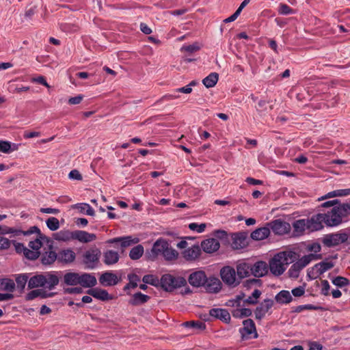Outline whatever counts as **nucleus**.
I'll list each match as a JSON object with an SVG mask.
<instances>
[{
  "label": "nucleus",
  "instance_id": "obj_1",
  "mask_svg": "<svg viewBox=\"0 0 350 350\" xmlns=\"http://www.w3.org/2000/svg\"><path fill=\"white\" fill-rule=\"evenodd\" d=\"M346 209L343 204L334 206L330 211L323 213L325 216L324 224L330 227L336 226L341 224L342 217L347 215Z\"/></svg>",
  "mask_w": 350,
  "mask_h": 350
},
{
  "label": "nucleus",
  "instance_id": "obj_2",
  "mask_svg": "<svg viewBox=\"0 0 350 350\" xmlns=\"http://www.w3.org/2000/svg\"><path fill=\"white\" fill-rule=\"evenodd\" d=\"M288 257L286 252H280L274 255L269 262V270L275 276L281 275L286 270L285 265H287Z\"/></svg>",
  "mask_w": 350,
  "mask_h": 350
},
{
  "label": "nucleus",
  "instance_id": "obj_3",
  "mask_svg": "<svg viewBox=\"0 0 350 350\" xmlns=\"http://www.w3.org/2000/svg\"><path fill=\"white\" fill-rule=\"evenodd\" d=\"M187 280L181 276H174L171 274H164L161 278V286L166 291H172L176 288L185 286Z\"/></svg>",
  "mask_w": 350,
  "mask_h": 350
},
{
  "label": "nucleus",
  "instance_id": "obj_4",
  "mask_svg": "<svg viewBox=\"0 0 350 350\" xmlns=\"http://www.w3.org/2000/svg\"><path fill=\"white\" fill-rule=\"evenodd\" d=\"M239 331L242 341L256 339L258 337L255 323L250 319L243 321V327L239 328Z\"/></svg>",
  "mask_w": 350,
  "mask_h": 350
},
{
  "label": "nucleus",
  "instance_id": "obj_5",
  "mask_svg": "<svg viewBox=\"0 0 350 350\" xmlns=\"http://www.w3.org/2000/svg\"><path fill=\"white\" fill-rule=\"evenodd\" d=\"M349 234L346 232L327 234L322 238V243L327 247H333L345 243L348 241Z\"/></svg>",
  "mask_w": 350,
  "mask_h": 350
},
{
  "label": "nucleus",
  "instance_id": "obj_6",
  "mask_svg": "<svg viewBox=\"0 0 350 350\" xmlns=\"http://www.w3.org/2000/svg\"><path fill=\"white\" fill-rule=\"evenodd\" d=\"M237 275L235 269L230 266H225L220 270L222 281L228 286L234 287L240 284V280Z\"/></svg>",
  "mask_w": 350,
  "mask_h": 350
},
{
  "label": "nucleus",
  "instance_id": "obj_7",
  "mask_svg": "<svg viewBox=\"0 0 350 350\" xmlns=\"http://www.w3.org/2000/svg\"><path fill=\"white\" fill-rule=\"evenodd\" d=\"M101 255L100 250L97 247H92L85 252L83 256V262L88 269H94Z\"/></svg>",
  "mask_w": 350,
  "mask_h": 350
},
{
  "label": "nucleus",
  "instance_id": "obj_8",
  "mask_svg": "<svg viewBox=\"0 0 350 350\" xmlns=\"http://www.w3.org/2000/svg\"><path fill=\"white\" fill-rule=\"evenodd\" d=\"M168 242L164 239H157L153 244L152 249L146 252L148 260H154L159 255L162 256L165 249L167 248Z\"/></svg>",
  "mask_w": 350,
  "mask_h": 350
},
{
  "label": "nucleus",
  "instance_id": "obj_9",
  "mask_svg": "<svg viewBox=\"0 0 350 350\" xmlns=\"http://www.w3.org/2000/svg\"><path fill=\"white\" fill-rule=\"evenodd\" d=\"M34 232H40V229L36 226H31L28 230H22L3 225H1V236L7 234H13L14 237H18L20 235L27 236L33 234Z\"/></svg>",
  "mask_w": 350,
  "mask_h": 350
},
{
  "label": "nucleus",
  "instance_id": "obj_10",
  "mask_svg": "<svg viewBox=\"0 0 350 350\" xmlns=\"http://www.w3.org/2000/svg\"><path fill=\"white\" fill-rule=\"evenodd\" d=\"M269 228L275 234L282 235L290 232L291 227L289 223L281 220L275 219L269 224Z\"/></svg>",
  "mask_w": 350,
  "mask_h": 350
},
{
  "label": "nucleus",
  "instance_id": "obj_11",
  "mask_svg": "<svg viewBox=\"0 0 350 350\" xmlns=\"http://www.w3.org/2000/svg\"><path fill=\"white\" fill-rule=\"evenodd\" d=\"M232 247L234 250H240L248 245L247 234L240 232L232 234Z\"/></svg>",
  "mask_w": 350,
  "mask_h": 350
},
{
  "label": "nucleus",
  "instance_id": "obj_12",
  "mask_svg": "<svg viewBox=\"0 0 350 350\" xmlns=\"http://www.w3.org/2000/svg\"><path fill=\"white\" fill-rule=\"evenodd\" d=\"M325 216L323 213H318L312 215L310 219H307L308 230L314 232L321 230L323 228Z\"/></svg>",
  "mask_w": 350,
  "mask_h": 350
},
{
  "label": "nucleus",
  "instance_id": "obj_13",
  "mask_svg": "<svg viewBox=\"0 0 350 350\" xmlns=\"http://www.w3.org/2000/svg\"><path fill=\"white\" fill-rule=\"evenodd\" d=\"M274 301L271 299H265L256 308L254 311L255 317L258 320H261L265 317V314L273 306Z\"/></svg>",
  "mask_w": 350,
  "mask_h": 350
},
{
  "label": "nucleus",
  "instance_id": "obj_14",
  "mask_svg": "<svg viewBox=\"0 0 350 350\" xmlns=\"http://www.w3.org/2000/svg\"><path fill=\"white\" fill-rule=\"evenodd\" d=\"M252 275L256 278H262L269 272L268 264L262 260H258L251 264Z\"/></svg>",
  "mask_w": 350,
  "mask_h": 350
},
{
  "label": "nucleus",
  "instance_id": "obj_15",
  "mask_svg": "<svg viewBox=\"0 0 350 350\" xmlns=\"http://www.w3.org/2000/svg\"><path fill=\"white\" fill-rule=\"evenodd\" d=\"M222 284L216 277H209L206 278V283L203 285L206 292L209 293H217L221 289Z\"/></svg>",
  "mask_w": 350,
  "mask_h": 350
},
{
  "label": "nucleus",
  "instance_id": "obj_16",
  "mask_svg": "<svg viewBox=\"0 0 350 350\" xmlns=\"http://www.w3.org/2000/svg\"><path fill=\"white\" fill-rule=\"evenodd\" d=\"M206 275L203 271H197L191 273L188 278L189 283L193 287L203 286L206 283Z\"/></svg>",
  "mask_w": 350,
  "mask_h": 350
},
{
  "label": "nucleus",
  "instance_id": "obj_17",
  "mask_svg": "<svg viewBox=\"0 0 350 350\" xmlns=\"http://www.w3.org/2000/svg\"><path fill=\"white\" fill-rule=\"evenodd\" d=\"M118 276L111 272H105L99 278V282L104 286H115L119 282Z\"/></svg>",
  "mask_w": 350,
  "mask_h": 350
},
{
  "label": "nucleus",
  "instance_id": "obj_18",
  "mask_svg": "<svg viewBox=\"0 0 350 350\" xmlns=\"http://www.w3.org/2000/svg\"><path fill=\"white\" fill-rule=\"evenodd\" d=\"M57 260L64 264L72 262L76 258L75 252L71 249L60 250L57 254Z\"/></svg>",
  "mask_w": 350,
  "mask_h": 350
},
{
  "label": "nucleus",
  "instance_id": "obj_19",
  "mask_svg": "<svg viewBox=\"0 0 350 350\" xmlns=\"http://www.w3.org/2000/svg\"><path fill=\"white\" fill-rule=\"evenodd\" d=\"M87 293L93 297L103 301L111 300L113 299V297L109 295L106 290L98 288L89 289L87 291Z\"/></svg>",
  "mask_w": 350,
  "mask_h": 350
},
{
  "label": "nucleus",
  "instance_id": "obj_20",
  "mask_svg": "<svg viewBox=\"0 0 350 350\" xmlns=\"http://www.w3.org/2000/svg\"><path fill=\"white\" fill-rule=\"evenodd\" d=\"M57 258V254L53 250L52 245H49V250L41 254L40 260L44 265H51Z\"/></svg>",
  "mask_w": 350,
  "mask_h": 350
},
{
  "label": "nucleus",
  "instance_id": "obj_21",
  "mask_svg": "<svg viewBox=\"0 0 350 350\" xmlns=\"http://www.w3.org/2000/svg\"><path fill=\"white\" fill-rule=\"evenodd\" d=\"M209 315L227 323L230 321V314L226 309L212 308L209 310Z\"/></svg>",
  "mask_w": 350,
  "mask_h": 350
},
{
  "label": "nucleus",
  "instance_id": "obj_22",
  "mask_svg": "<svg viewBox=\"0 0 350 350\" xmlns=\"http://www.w3.org/2000/svg\"><path fill=\"white\" fill-rule=\"evenodd\" d=\"M219 243L216 239H208L203 241L201 243V247L206 253H213L219 248Z\"/></svg>",
  "mask_w": 350,
  "mask_h": 350
},
{
  "label": "nucleus",
  "instance_id": "obj_23",
  "mask_svg": "<svg viewBox=\"0 0 350 350\" xmlns=\"http://www.w3.org/2000/svg\"><path fill=\"white\" fill-rule=\"evenodd\" d=\"M251 264L246 262H241L237 265V276L241 280V279L249 277L252 275Z\"/></svg>",
  "mask_w": 350,
  "mask_h": 350
},
{
  "label": "nucleus",
  "instance_id": "obj_24",
  "mask_svg": "<svg viewBox=\"0 0 350 350\" xmlns=\"http://www.w3.org/2000/svg\"><path fill=\"white\" fill-rule=\"evenodd\" d=\"M201 254V249L199 245H194L183 252V256L185 259L189 261L195 260L198 258Z\"/></svg>",
  "mask_w": 350,
  "mask_h": 350
},
{
  "label": "nucleus",
  "instance_id": "obj_25",
  "mask_svg": "<svg viewBox=\"0 0 350 350\" xmlns=\"http://www.w3.org/2000/svg\"><path fill=\"white\" fill-rule=\"evenodd\" d=\"M96 238L95 234L89 233L83 230L74 231V239L78 240L82 243H89L93 241Z\"/></svg>",
  "mask_w": 350,
  "mask_h": 350
},
{
  "label": "nucleus",
  "instance_id": "obj_26",
  "mask_svg": "<svg viewBox=\"0 0 350 350\" xmlns=\"http://www.w3.org/2000/svg\"><path fill=\"white\" fill-rule=\"evenodd\" d=\"M120 255L118 252L109 250L103 253V262L106 265H112L118 262Z\"/></svg>",
  "mask_w": 350,
  "mask_h": 350
},
{
  "label": "nucleus",
  "instance_id": "obj_27",
  "mask_svg": "<svg viewBox=\"0 0 350 350\" xmlns=\"http://www.w3.org/2000/svg\"><path fill=\"white\" fill-rule=\"evenodd\" d=\"M80 282L79 284L81 285L83 287L85 288H91L94 286L96 283L97 280L95 276L90 273H84L81 275H80Z\"/></svg>",
  "mask_w": 350,
  "mask_h": 350
},
{
  "label": "nucleus",
  "instance_id": "obj_28",
  "mask_svg": "<svg viewBox=\"0 0 350 350\" xmlns=\"http://www.w3.org/2000/svg\"><path fill=\"white\" fill-rule=\"evenodd\" d=\"M44 277L46 278L44 287L49 290H53L59 284V276L55 272L45 273Z\"/></svg>",
  "mask_w": 350,
  "mask_h": 350
},
{
  "label": "nucleus",
  "instance_id": "obj_29",
  "mask_svg": "<svg viewBox=\"0 0 350 350\" xmlns=\"http://www.w3.org/2000/svg\"><path fill=\"white\" fill-rule=\"evenodd\" d=\"M46 278L44 274H37L31 277L28 281V288H34L45 286Z\"/></svg>",
  "mask_w": 350,
  "mask_h": 350
},
{
  "label": "nucleus",
  "instance_id": "obj_30",
  "mask_svg": "<svg viewBox=\"0 0 350 350\" xmlns=\"http://www.w3.org/2000/svg\"><path fill=\"white\" fill-rule=\"evenodd\" d=\"M270 228L268 227H262L256 229L251 233V238L255 241H261L269 237Z\"/></svg>",
  "mask_w": 350,
  "mask_h": 350
},
{
  "label": "nucleus",
  "instance_id": "obj_31",
  "mask_svg": "<svg viewBox=\"0 0 350 350\" xmlns=\"http://www.w3.org/2000/svg\"><path fill=\"white\" fill-rule=\"evenodd\" d=\"M308 221L306 219H300L295 221L293 223L295 234L297 236L303 234L304 232L308 230Z\"/></svg>",
  "mask_w": 350,
  "mask_h": 350
},
{
  "label": "nucleus",
  "instance_id": "obj_32",
  "mask_svg": "<svg viewBox=\"0 0 350 350\" xmlns=\"http://www.w3.org/2000/svg\"><path fill=\"white\" fill-rule=\"evenodd\" d=\"M334 267V263L332 261H322L319 263L316 264L313 270L316 271L317 275L314 278L318 277L319 275L323 274L325 271L332 269Z\"/></svg>",
  "mask_w": 350,
  "mask_h": 350
},
{
  "label": "nucleus",
  "instance_id": "obj_33",
  "mask_svg": "<svg viewBox=\"0 0 350 350\" xmlns=\"http://www.w3.org/2000/svg\"><path fill=\"white\" fill-rule=\"evenodd\" d=\"M275 300L280 304H287L293 301V297L288 291L282 290L275 296Z\"/></svg>",
  "mask_w": 350,
  "mask_h": 350
},
{
  "label": "nucleus",
  "instance_id": "obj_34",
  "mask_svg": "<svg viewBox=\"0 0 350 350\" xmlns=\"http://www.w3.org/2000/svg\"><path fill=\"white\" fill-rule=\"evenodd\" d=\"M149 299V296L144 295L141 292H137L132 296V298L129 300V303L132 306H138L147 302Z\"/></svg>",
  "mask_w": 350,
  "mask_h": 350
},
{
  "label": "nucleus",
  "instance_id": "obj_35",
  "mask_svg": "<svg viewBox=\"0 0 350 350\" xmlns=\"http://www.w3.org/2000/svg\"><path fill=\"white\" fill-rule=\"evenodd\" d=\"M80 274L75 272H69L64 275V281L65 284L70 286H75L79 284Z\"/></svg>",
  "mask_w": 350,
  "mask_h": 350
},
{
  "label": "nucleus",
  "instance_id": "obj_36",
  "mask_svg": "<svg viewBox=\"0 0 350 350\" xmlns=\"http://www.w3.org/2000/svg\"><path fill=\"white\" fill-rule=\"evenodd\" d=\"M53 238L59 241H68L74 239V231L70 232L68 230H61L53 234Z\"/></svg>",
  "mask_w": 350,
  "mask_h": 350
},
{
  "label": "nucleus",
  "instance_id": "obj_37",
  "mask_svg": "<svg viewBox=\"0 0 350 350\" xmlns=\"http://www.w3.org/2000/svg\"><path fill=\"white\" fill-rule=\"evenodd\" d=\"M219 75L216 72H211L202 80V83L207 88L214 87L217 83Z\"/></svg>",
  "mask_w": 350,
  "mask_h": 350
},
{
  "label": "nucleus",
  "instance_id": "obj_38",
  "mask_svg": "<svg viewBox=\"0 0 350 350\" xmlns=\"http://www.w3.org/2000/svg\"><path fill=\"white\" fill-rule=\"evenodd\" d=\"M320 258H321V254H310L304 256L303 257L299 258L297 260V262L301 265V267L304 268L312 260H318Z\"/></svg>",
  "mask_w": 350,
  "mask_h": 350
},
{
  "label": "nucleus",
  "instance_id": "obj_39",
  "mask_svg": "<svg viewBox=\"0 0 350 350\" xmlns=\"http://www.w3.org/2000/svg\"><path fill=\"white\" fill-rule=\"evenodd\" d=\"M15 288L14 282L9 278L0 279V290L13 292Z\"/></svg>",
  "mask_w": 350,
  "mask_h": 350
},
{
  "label": "nucleus",
  "instance_id": "obj_40",
  "mask_svg": "<svg viewBox=\"0 0 350 350\" xmlns=\"http://www.w3.org/2000/svg\"><path fill=\"white\" fill-rule=\"evenodd\" d=\"M144 252V247L142 245H137L131 250L129 257L132 260H138L142 256Z\"/></svg>",
  "mask_w": 350,
  "mask_h": 350
},
{
  "label": "nucleus",
  "instance_id": "obj_41",
  "mask_svg": "<svg viewBox=\"0 0 350 350\" xmlns=\"http://www.w3.org/2000/svg\"><path fill=\"white\" fill-rule=\"evenodd\" d=\"M252 310L250 308H237L232 311V314L235 318L247 317L252 315Z\"/></svg>",
  "mask_w": 350,
  "mask_h": 350
},
{
  "label": "nucleus",
  "instance_id": "obj_42",
  "mask_svg": "<svg viewBox=\"0 0 350 350\" xmlns=\"http://www.w3.org/2000/svg\"><path fill=\"white\" fill-rule=\"evenodd\" d=\"M128 279L129 282L124 286V291L136 288L137 286V282L140 281V278L135 273L128 275Z\"/></svg>",
  "mask_w": 350,
  "mask_h": 350
},
{
  "label": "nucleus",
  "instance_id": "obj_43",
  "mask_svg": "<svg viewBox=\"0 0 350 350\" xmlns=\"http://www.w3.org/2000/svg\"><path fill=\"white\" fill-rule=\"evenodd\" d=\"M18 148V145L13 144V148H12V144L8 141H0V152L3 153H10L12 151L16 150Z\"/></svg>",
  "mask_w": 350,
  "mask_h": 350
},
{
  "label": "nucleus",
  "instance_id": "obj_44",
  "mask_svg": "<svg viewBox=\"0 0 350 350\" xmlns=\"http://www.w3.org/2000/svg\"><path fill=\"white\" fill-rule=\"evenodd\" d=\"M162 256L167 260H172L177 258L178 252L167 243V248L164 250Z\"/></svg>",
  "mask_w": 350,
  "mask_h": 350
},
{
  "label": "nucleus",
  "instance_id": "obj_45",
  "mask_svg": "<svg viewBox=\"0 0 350 350\" xmlns=\"http://www.w3.org/2000/svg\"><path fill=\"white\" fill-rule=\"evenodd\" d=\"M139 242L138 238H132L131 236L121 237L120 247L124 249L133 244L137 243Z\"/></svg>",
  "mask_w": 350,
  "mask_h": 350
},
{
  "label": "nucleus",
  "instance_id": "obj_46",
  "mask_svg": "<svg viewBox=\"0 0 350 350\" xmlns=\"http://www.w3.org/2000/svg\"><path fill=\"white\" fill-rule=\"evenodd\" d=\"M15 280L17 288L21 291H23L28 281V275L27 274H18L16 275Z\"/></svg>",
  "mask_w": 350,
  "mask_h": 350
},
{
  "label": "nucleus",
  "instance_id": "obj_47",
  "mask_svg": "<svg viewBox=\"0 0 350 350\" xmlns=\"http://www.w3.org/2000/svg\"><path fill=\"white\" fill-rule=\"evenodd\" d=\"M261 295V291L258 289H255L252 295L244 300V303L247 304L254 305L258 303V299Z\"/></svg>",
  "mask_w": 350,
  "mask_h": 350
},
{
  "label": "nucleus",
  "instance_id": "obj_48",
  "mask_svg": "<svg viewBox=\"0 0 350 350\" xmlns=\"http://www.w3.org/2000/svg\"><path fill=\"white\" fill-rule=\"evenodd\" d=\"M244 297V293L237 295L234 299L228 300L225 305L228 307H237L238 308L241 306V301L243 299Z\"/></svg>",
  "mask_w": 350,
  "mask_h": 350
},
{
  "label": "nucleus",
  "instance_id": "obj_49",
  "mask_svg": "<svg viewBox=\"0 0 350 350\" xmlns=\"http://www.w3.org/2000/svg\"><path fill=\"white\" fill-rule=\"evenodd\" d=\"M76 207L83 213L88 215H94V209L87 203H79L76 204Z\"/></svg>",
  "mask_w": 350,
  "mask_h": 350
},
{
  "label": "nucleus",
  "instance_id": "obj_50",
  "mask_svg": "<svg viewBox=\"0 0 350 350\" xmlns=\"http://www.w3.org/2000/svg\"><path fill=\"white\" fill-rule=\"evenodd\" d=\"M47 228L51 231H55L59 228V221L58 219L54 217H49L46 221Z\"/></svg>",
  "mask_w": 350,
  "mask_h": 350
},
{
  "label": "nucleus",
  "instance_id": "obj_51",
  "mask_svg": "<svg viewBox=\"0 0 350 350\" xmlns=\"http://www.w3.org/2000/svg\"><path fill=\"white\" fill-rule=\"evenodd\" d=\"M322 308L321 306H314L312 304H306V305H300L298 306H296L293 309V312H301L304 310H321Z\"/></svg>",
  "mask_w": 350,
  "mask_h": 350
},
{
  "label": "nucleus",
  "instance_id": "obj_52",
  "mask_svg": "<svg viewBox=\"0 0 350 350\" xmlns=\"http://www.w3.org/2000/svg\"><path fill=\"white\" fill-rule=\"evenodd\" d=\"M332 283L335 286L342 288L349 284V280L342 276H337L332 280Z\"/></svg>",
  "mask_w": 350,
  "mask_h": 350
},
{
  "label": "nucleus",
  "instance_id": "obj_53",
  "mask_svg": "<svg viewBox=\"0 0 350 350\" xmlns=\"http://www.w3.org/2000/svg\"><path fill=\"white\" fill-rule=\"evenodd\" d=\"M39 235V237H37L35 240L33 241H29L28 245L29 247L33 250H36V251H39V250L41 248L42 245V243L40 240V239L42 238V234L40 232H37Z\"/></svg>",
  "mask_w": 350,
  "mask_h": 350
},
{
  "label": "nucleus",
  "instance_id": "obj_54",
  "mask_svg": "<svg viewBox=\"0 0 350 350\" xmlns=\"http://www.w3.org/2000/svg\"><path fill=\"white\" fill-rule=\"evenodd\" d=\"M184 325L187 327H193L200 330H203L206 328L205 323L200 321H187L184 323Z\"/></svg>",
  "mask_w": 350,
  "mask_h": 350
},
{
  "label": "nucleus",
  "instance_id": "obj_55",
  "mask_svg": "<svg viewBox=\"0 0 350 350\" xmlns=\"http://www.w3.org/2000/svg\"><path fill=\"white\" fill-rule=\"evenodd\" d=\"M206 224L204 223L198 224L197 223H191L189 224V228L191 230L196 231L198 233L203 232L205 230Z\"/></svg>",
  "mask_w": 350,
  "mask_h": 350
},
{
  "label": "nucleus",
  "instance_id": "obj_56",
  "mask_svg": "<svg viewBox=\"0 0 350 350\" xmlns=\"http://www.w3.org/2000/svg\"><path fill=\"white\" fill-rule=\"evenodd\" d=\"M304 268L301 267V265L297 261L292 265L289 269L291 276L297 277L299 271Z\"/></svg>",
  "mask_w": 350,
  "mask_h": 350
},
{
  "label": "nucleus",
  "instance_id": "obj_57",
  "mask_svg": "<svg viewBox=\"0 0 350 350\" xmlns=\"http://www.w3.org/2000/svg\"><path fill=\"white\" fill-rule=\"evenodd\" d=\"M40 254V252L39 251L36 250H31L28 248L25 250L24 256L29 260H36L37 259Z\"/></svg>",
  "mask_w": 350,
  "mask_h": 350
},
{
  "label": "nucleus",
  "instance_id": "obj_58",
  "mask_svg": "<svg viewBox=\"0 0 350 350\" xmlns=\"http://www.w3.org/2000/svg\"><path fill=\"white\" fill-rule=\"evenodd\" d=\"M278 12L280 14L288 15V14H293L294 11L288 5L284 4V3H281L279 5Z\"/></svg>",
  "mask_w": 350,
  "mask_h": 350
},
{
  "label": "nucleus",
  "instance_id": "obj_59",
  "mask_svg": "<svg viewBox=\"0 0 350 350\" xmlns=\"http://www.w3.org/2000/svg\"><path fill=\"white\" fill-rule=\"evenodd\" d=\"M200 49V46L197 43L190 44V45H185L182 46L181 51H187L189 53H192L193 52H196Z\"/></svg>",
  "mask_w": 350,
  "mask_h": 350
},
{
  "label": "nucleus",
  "instance_id": "obj_60",
  "mask_svg": "<svg viewBox=\"0 0 350 350\" xmlns=\"http://www.w3.org/2000/svg\"><path fill=\"white\" fill-rule=\"evenodd\" d=\"M31 81L33 82V83H37L41 84V85H42L48 88H50V85L46 82V80L45 77L44 76H42V75L38 76L37 77H33L31 79Z\"/></svg>",
  "mask_w": 350,
  "mask_h": 350
},
{
  "label": "nucleus",
  "instance_id": "obj_61",
  "mask_svg": "<svg viewBox=\"0 0 350 350\" xmlns=\"http://www.w3.org/2000/svg\"><path fill=\"white\" fill-rule=\"evenodd\" d=\"M12 243V241L0 235V250L8 249Z\"/></svg>",
  "mask_w": 350,
  "mask_h": 350
},
{
  "label": "nucleus",
  "instance_id": "obj_62",
  "mask_svg": "<svg viewBox=\"0 0 350 350\" xmlns=\"http://www.w3.org/2000/svg\"><path fill=\"white\" fill-rule=\"evenodd\" d=\"M41 293H42L41 289H36V290L31 291L29 293H28L26 295L25 299L27 301L33 300L36 297H39L40 295H41Z\"/></svg>",
  "mask_w": 350,
  "mask_h": 350
},
{
  "label": "nucleus",
  "instance_id": "obj_63",
  "mask_svg": "<svg viewBox=\"0 0 350 350\" xmlns=\"http://www.w3.org/2000/svg\"><path fill=\"white\" fill-rule=\"evenodd\" d=\"M321 284H322L321 294L325 296H327L329 294V288H330V286H329L328 281L326 280H324L321 282Z\"/></svg>",
  "mask_w": 350,
  "mask_h": 350
},
{
  "label": "nucleus",
  "instance_id": "obj_64",
  "mask_svg": "<svg viewBox=\"0 0 350 350\" xmlns=\"http://www.w3.org/2000/svg\"><path fill=\"white\" fill-rule=\"evenodd\" d=\"M292 294L295 297H301L305 293V288L304 286H299L293 288L291 291Z\"/></svg>",
  "mask_w": 350,
  "mask_h": 350
}]
</instances>
